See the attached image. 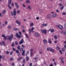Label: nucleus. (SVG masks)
Listing matches in <instances>:
<instances>
[{
	"label": "nucleus",
	"instance_id": "nucleus-13",
	"mask_svg": "<svg viewBox=\"0 0 66 66\" xmlns=\"http://www.w3.org/2000/svg\"><path fill=\"white\" fill-rule=\"evenodd\" d=\"M23 43V39H22L21 40V41H20L19 42V44H22Z\"/></svg>",
	"mask_w": 66,
	"mask_h": 66
},
{
	"label": "nucleus",
	"instance_id": "nucleus-58",
	"mask_svg": "<svg viewBox=\"0 0 66 66\" xmlns=\"http://www.w3.org/2000/svg\"><path fill=\"white\" fill-rule=\"evenodd\" d=\"M10 54L11 55H12L13 54V52H10Z\"/></svg>",
	"mask_w": 66,
	"mask_h": 66
},
{
	"label": "nucleus",
	"instance_id": "nucleus-23",
	"mask_svg": "<svg viewBox=\"0 0 66 66\" xmlns=\"http://www.w3.org/2000/svg\"><path fill=\"white\" fill-rule=\"evenodd\" d=\"M26 3H30V1L29 0H27L26 1Z\"/></svg>",
	"mask_w": 66,
	"mask_h": 66
},
{
	"label": "nucleus",
	"instance_id": "nucleus-16",
	"mask_svg": "<svg viewBox=\"0 0 66 66\" xmlns=\"http://www.w3.org/2000/svg\"><path fill=\"white\" fill-rule=\"evenodd\" d=\"M56 16H57L56 14L55 13H54L52 15V16L53 17H56Z\"/></svg>",
	"mask_w": 66,
	"mask_h": 66
},
{
	"label": "nucleus",
	"instance_id": "nucleus-28",
	"mask_svg": "<svg viewBox=\"0 0 66 66\" xmlns=\"http://www.w3.org/2000/svg\"><path fill=\"white\" fill-rule=\"evenodd\" d=\"M34 25V24H33V23H30V27H32V26H33Z\"/></svg>",
	"mask_w": 66,
	"mask_h": 66
},
{
	"label": "nucleus",
	"instance_id": "nucleus-32",
	"mask_svg": "<svg viewBox=\"0 0 66 66\" xmlns=\"http://www.w3.org/2000/svg\"><path fill=\"white\" fill-rule=\"evenodd\" d=\"M7 23H8V22L7 21H6L5 22V24H7Z\"/></svg>",
	"mask_w": 66,
	"mask_h": 66
},
{
	"label": "nucleus",
	"instance_id": "nucleus-11",
	"mask_svg": "<svg viewBox=\"0 0 66 66\" xmlns=\"http://www.w3.org/2000/svg\"><path fill=\"white\" fill-rule=\"evenodd\" d=\"M43 43L44 44H47L48 43V42H47V41L46 39H44L43 40Z\"/></svg>",
	"mask_w": 66,
	"mask_h": 66
},
{
	"label": "nucleus",
	"instance_id": "nucleus-30",
	"mask_svg": "<svg viewBox=\"0 0 66 66\" xmlns=\"http://www.w3.org/2000/svg\"><path fill=\"white\" fill-rule=\"evenodd\" d=\"M29 33L30 34H31V32H32V31H31V29H29Z\"/></svg>",
	"mask_w": 66,
	"mask_h": 66
},
{
	"label": "nucleus",
	"instance_id": "nucleus-43",
	"mask_svg": "<svg viewBox=\"0 0 66 66\" xmlns=\"http://www.w3.org/2000/svg\"><path fill=\"white\" fill-rule=\"evenodd\" d=\"M54 64L55 65V66H56L57 64L56 63V62H54Z\"/></svg>",
	"mask_w": 66,
	"mask_h": 66
},
{
	"label": "nucleus",
	"instance_id": "nucleus-26",
	"mask_svg": "<svg viewBox=\"0 0 66 66\" xmlns=\"http://www.w3.org/2000/svg\"><path fill=\"white\" fill-rule=\"evenodd\" d=\"M65 48L63 47L62 49V51H65Z\"/></svg>",
	"mask_w": 66,
	"mask_h": 66
},
{
	"label": "nucleus",
	"instance_id": "nucleus-3",
	"mask_svg": "<svg viewBox=\"0 0 66 66\" xmlns=\"http://www.w3.org/2000/svg\"><path fill=\"white\" fill-rule=\"evenodd\" d=\"M11 2H12V1L11 0H9L8 1V6L10 9H12V7L10 6V4L11 3Z\"/></svg>",
	"mask_w": 66,
	"mask_h": 66
},
{
	"label": "nucleus",
	"instance_id": "nucleus-62",
	"mask_svg": "<svg viewBox=\"0 0 66 66\" xmlns=\"http://www.w3.org/2000/svg\"><path fill=\"white\" fill-rule=\"evenodd\" d=\"M63 15H66V13L65 12H63Z\"/></svg>",
	"mask_w": 66,
	"mask_h": 66
},
{
	"label": "nucleus",
	"instance_id": "nucleus-47",
	"mask_svg": "<svg viewBox=\"0 0 66 66\" xmlns=\"http://www.w3.org/2000/svg\"><path fill=\"white\" fill-rule=\"evenodd\" d=\"M11 46H12V47H14V43H12V44L11 45Z\"/></svg>",
	"mask_w": 66,
	"mask_h": 66
},
{
	"label": "nucleus",
	"instance_id": "nucleus-36",
	"mask_svg": "<svg viewBox=\"0 0 66 66\" xmlns=\"http://www.w3.org/2000/svg\"><path fill=\"white\" fill-rule=\"evenodd\" d=\"M25 35L26 37L27 38H28V35H27V34H25Z\"/></svg>",
	"mask_w": 66,
	"mask_h": 66
},
{
	"label": "nucleus",
	"instance_id": "nucleus-20",
	"mask_svg": "<svg viewBox=\"0 0 66 66\" xmlns=\"http://www.w3.org/2000/svg\"><path fill=\"white\" fill-rule=\"evenodd\" d=\"M42 26L43 27H46L47 26V24L43 23L42 24Z\"/></svg>",
	"mask_w": 66,
	"mask_h": 66
},
{
	"label": "nucleus",
	"instance_id": "nucleus-4",
	"mask_svg": "<svg viewBox=\"0 0 66 66\" xmlns=\"http://www.w3.org/2000/svg\"><path fill=\"white\" fill-rule=\"evenodd\" d=\"M51 17V14H48L46 17V18L48 19H50Z\"/></svg>",
	"mask_w": 66,
	"mask_h": 66
},
{
	"label": "nucleus",
	"instance_id": "nucleus-12",
	"mask_svg": "<svg viewBox=\"0 0 66 66\" xmlns=\"http://www.w3.org/2000/svg\"><path fill=\"white\" fill-rule=\"evenodd\" d=\"M39 36V34L38 33H36L35 34V36L36 37H38Z\"/></svg>",
	"mask_w": 66,
	"mask_h": 66
},
{
	"label": "nucleus",
	"instance_id": "nucleus-54",
	"mask_svg": "<svg viewBox=\"0 0 66 66\" xmlns=\"http://www.w3.org/2000/svg\"><path fill=\"white\" fill-rule=\"evenodd\" d=\"M21 47H22L23 48H24V45H21Z\"/></svg>",
	"mask_w": 66,
	"mask_h": 66
},
{
	"label": "nucleus",
	"instance_id": "nucleus-48",
	"mask_svg": "<svg viewBox=\"0 0 66 66\" xmlns=\"http://www.w3.org/2000/svg\"><path fill=\"white\" fill-rule=\"evenodd\" d=\"M15 44L16 45H18V43H17V42L16 41L15 42Z\"/></svg>",
	"mask_w": 66,
	"mask_h": 66
},
{
	"label": "nucleus",
	"instance_id": "nucleus-34",
	"mask_svg": "<svg viewBox=\"0 0 66 66\" xmlns=\"http://www.w3.org/2000/svg\"><path fill=\"white\" fill-rule=\"evenodd\" d=\"M26 60L27 61H29V57H26Z\"/></svg>",
	"mask_w": 66,
	"mask_h": 66
},
{
	"label": "nucleus",
	"instance_id": "nucleus-35",
	"mask_svg": "<svg viewBox=\"0 0 66 66\" xmlns=\"http://www.w3.org/2000/svg\"><path fill=\"white\" fill-rule=\"evenodd\" d=\"M11 6H12V7H14V3H12L11 4Z\"/></svg>",
	"mask_w": 66,
	"mask_h": 66
},
{
	"label": "nucleus",
	"instance_id": "nucleus-55",
	"mask_svg": "<svg viewBox=\"0 0 66 66\" xmlns=\"http://www.w3.org/2000/svg\"><path fill=\"white\" fill-rule=\"evenodd\" d=\"M29 66H32V63H30V64H29Z\"/></svg>",
	"mask_w": 66,
	"mask_h": 66
},
{
	"label": "nucleus",
	"instance_id": "nucleus-8",
	"mask_svg": "<svg viewBox=\"0 0 66 66\" xmlns=\"http://www.w3.org/2000/svg\"><path fill=\"white\" fill-rule=\"evenodd\" d=\"M16 23H17L18 25H20L21 24V23L18 20H16Z\"/></svg>",
	"mask_w": 66,
	"mask_h": 66
},
{
	"label": "nucleus",
	"instance_id": "nucleus-17",
	"mask_svg": "<svg viewBox=\"0 0 66 66\" xmlns=\"http://www.w3.org/2000/svg\"><path fill=\"white\" fill-rule=\"evenodd\" d=\"M3 58V60H4V56H3L2 57V56L1 55H0V61H1V58Z\"/></svg>",
	"mask_w": 66,
	"mask_h": 66
},
{
	"label": "nucleus",
	"instance_id": "nucleus-27",
	"mask_svg": "<svg viewBox=\"0 0 66 66\" xmlns=\"http://www.w3.org/2000/svg\"><path fill=\"white\" fill-rule=\"evenodd\" d=\"M64 8V6H62V7L60 8V9H61V11H62V10H63V9Z\"/></svg>",
	"mask_w": 66,
	"mask_h": 66
},
{
	"label": "nucleus",
	"instance_id": "nucleus-39",
	"mask_svg": "<svg viewBox=\"0 0 66 66\" xmlns=\"http://www.w3.org/2000/svg\"><path fill=\"white\" fill-rule=\"evenodd\" d=\"M14 31H16V30H18V29L16 28H14Z\"/></svg>",
	"mask_w": 66,
	"mask_h": 66
},
{
	"label": "nucleus",
	"instance_id": "nucleus-44",
	"mask_svg": "<svg viewBox=\"0 0 66 66\" xmlns=\"http://www.w3.org/2000/svg\"><path fill=\"white\" fill-rule=\"evenodd\" d=\"M22 6L24 7H26V5L23 4H22Z\"/></svg>",
	"mask_w": 66,
	"mask_h": 66
},
{
	"label": "nucleus",
	"instance_id": "nucleus-42",
	"mask_svg": "<svg viewBox=\"0 0 66 66\" xmlns=\"http://www.w3.org/2000/svg\"><path fill=\"white\" fill-rule=\"evenodd\" d=\"M2 43L3 44V45H5V43H4V42H3V41H2Z\"/></svg>",
	"mask_w": 66,
	"mask_h": 66
},
{
	"label": "nucleus",
	"instance_id": "nucleus-57",
	"mask_svg": "<svg viewBox=\"0 0 66 66\" xmlns=\"http://www.w3.org/2000/svg\"><path fill=\"white\" fill-rule=\"evenodd\" d=\"M2 13H0V17H2Z\"/></svg>",
	"mask_w": 66,
	"mask_h": 66
},
{
	"label": "nucleus",
	"instance_id": "nucleus-29",
	"mask_svg": "<svg viewBox=\"0 0 66 66\" xmlns=\"http://www.w3.org/2000/svg\"><path fill=\"white\" fill-rule=\"evenodd\" d=\"M23 58V57H21L20 59H18V61H20V60H22V59Z\"/></svg>",
	"mask_w": 66,
	"mask_h": 66
},
{
	"label": "nucleus",
	"instance_id": "nucleus-53",
	"mask_svg": "<svg viewBox=\"0 0 66 66\" xmlns=\"http://www.w3.org/2000/svg\"><path fill=\"white\" fill-rule=\"evenodd\" d=\"M54 43H57V41L55 40L54 41Z\"/></svg>",
	"mask_w": 66,
	"mask_h": 66
},
{
	"label": "nucleus",
	"instance_id": "nucleus-2",
	"mask_svg": "<svg viewBox=\"0 0 66 66\" xmlns=\"http://www.w3.org/2000/svg\"><path fill=\"white\" fill-rule=\"evenodd\" d=\"M16 9H14L13 10V13L12 11L11 12V13L12 14V16H16Z\"/></svg>",
	"mask_w": 66,
	"mask_h": 66
},
{
	"label": "nucleus",
	"instance_id": "nucleus-14",
	"mask_svg": "<svg viewBox=\"0 0 66 66\" xmlns=\"http://www.w3.org/2000/svg\"><path fill=\"white\" fill-rule=\"evenodd\" d=\"M16 36L18 38H20V37H21V36L19 35H18V33H16Z\"/></svg>",
	"mask_w": 66,
	"mask_h": 66
},
{
	"label": "nucleus",
	"instance_id": "nucleus-52",
	"mask_svg": "<svg viewBox=\"0 0 66 66\" xmlns=\"http://www.w3.org/2000/svg\"><path fill=\"white\" fill-rule=\"evenodd\" d=\"M19 33L20 35H21V31H19Z\"/></svg>",
	"mask_w": 66,
	"mask_h": 66
},
{
	"label": "nucleus",
	"instance_id": "nucleus-22",
	"mask_svg": "<svg viewBox=\"0 0 66 66\" xmlns=\"http://www.w3.org/2000/svg\"><path fill=\"white\" fill-rule=\"evenodd\" d=\"M33 53L32 52H30V56H33Z\"/></svg>",
	"mask_w": 66,
	"mask_h": 66
},
{
	"label": "nucleus",
	"instance_id": "nucleus-18",
	"mask_svg": "<svg viewBox=\"0 0 66 66\" xmlns=\"http://www.w3.org/2000/svg\"><path fill=\"white\" fill-rule=\"evenodd\" d=\"M48 43H49L50 44H51L52 43V42L50 39H48Z\"/></svg>",
	"mask_w": 66,
	"mask_h": 66
},
{
	"label": "nucleus",
	"instance_id": "nucleus-25",
	"mask_svg": "<svg viewBox=\"0 0 66 66\" xmlns=\"http://www.w3.org/2000/svg\"><path fill=\"white\" fill-rule=\"evenodd\" d=\"M54 37L55 38V39H57V36L56 35L54 36Z\"/></svg>",
	"mask_w": 66,
	"mask_h": 66
},
{
	"label": "nucleus",
	"instance_id": "nucleus-49",
	"mask_svg": "<svg viewBox=\"0 0 66 66\" xmlns=\"http://www.w3.org/2000/svg\"><path fill=\"white\" fill-rule=\"evenodd\" d=\"M16 52L17 53H19V51L18 50H16Z\"/></svg>",
	"mask_w": 66,
	"mask_h": 66
},
{
	"label": "nucleus",
	"instance_id": "nucleus-6",
	"mask_svg": "<svg viewBox=\"0 0 66 66\" xmlns=\"http://www.w3.org/2000/svg\"><path fill=\"white\" fill-rule=\"evenodd\" d=\"M56 28H59L61 30H63V27L61 25L57 26H56Z\"/></svg>",
	"mask_w": 66,
	"mask_h": 66
},
{
	"label": "nucleus",
	"instance_id": "nucleus-1",
	"mask_svg": "<svg viewBox=\"0 0 66 66\" xmlns=\"http://www.w3.org/2000/svg\"><path fill=\"white\" fill-rule=\"evenodd\" d=\"M2 36L3 37V39L4 40H5L6 39H9L10 40H12V39H13V34H11L10 36H7L6 37L5 35L3 34L2 35Z\"/></svg>",
	"mask_w": 66,
	"mask_h": 66
},
{
	"label": "nucleus",
	"instance_id": "nucleus-61",
	"mask_svg": "<svg viewBox=\"0 0 66 66\" xmlns=\"http://www.w3.org/2000/svg\"><path fill=\"white\" fill-rule=\"evenodd\" d=\"M30 52H32L33 51V49H31L30 50Z\"/></svg>",
	"mask_w": 66,
	"mask_h": 66
},
{
	"label": "nucleus",
	"instance_id": "nucleus-10",
	"mask_svg": "<svg viewBox=\"0 0 66 66\" xmlns=\"http://www.w3.org/2000/svg\"><path fill=\"white\" fill-rule=\"evenodd\" d=\"M25 53V50H24L23 51V52L22 53V54L23 56H25V54H24Z\"/></svg>",
	"mask_w": 66,
	"mask_h": 66
},
{
	"label": "nucleus",
	"instance_id": "nucleus-38",
	"mask_svg": "<svg viewBox=\"0 0 66 66\" xmlns=\"http://www.w3.org/2000/svg\"><path fill=\"white\" fill-rule=\"evenodd\" d=\"M56 49L57 50H60V48L59 47H57L56 48Z\"/></svg>",
	"mask_w": 66,
	"mask_h": 66
},
{
	"label": "nucleus",
	"instance_id": "nucleus-51",
	"mask_svg": "<svg viewBox=\"0 0 66 66\" xmlns=\"http://www.w3.org/2000/svg\"><path fill=\"white\" fill-rule=\"evenodd\" d=\"M8 28L9 29H11V26H8Z\"/></svg>",
	"mask_w": 66,
	"mask_h": 66
},
{
	"label": "nucleus",
	"instance_id": "nucleus-59",
	"mask_svg": "<svg viewBox=\"0 0 66 66\" xmlns=\"http://www.w3.org/2000/svg\"><path fill=\"white\" fill-rule=\"evenodd\" d=\"M10 61H13V58H11L10 59Z\"/></svg>",
	"mask_w": 66,
	"mask_h": 66
},
{
	"label": "nucleus",
	"instance_id": "nucleus-60",
	"mask_svg": "<svg viewBox=\"0 0 66 66\" xmlns=\"http://www.w3.org/2000/svg\"><path fill=\"white\" fill-rule=\"evenodd\" d=\"M9 52H8V51H6V54H9Z\"/></svg>",
	"mask_w": 66,
	"mask_h": 66
},
{
	"label": "nucleus",
	"instance_id": "nucleus-56",
	"mask_svg": "<svg viewBox=\"0 0 66 66\" xmlns=\"http://www.w3.org/2000/svg\"><path fill=\"white\" fill-rule=\"evenodd\" d=\"M64 28H66V23L64 25Z\"/></svg>",
	"mask_w": 66,
	"mask_h": 66
},
{
	"label": "nucleus",
	"instance_id": "nucleus-50",
	"mask_svg": "<svg viewBox=\"0 0 66 66\" xmlns=\"http://www.w3.org/2000/svg\"><path fill=\"white\" fill-rule=\"evenodd\" d=\"M17 48L18 50H20V46H18Z\"/></svg>",
	"mask_w": 66,
	"mask_h": 66
},
{
	"label": "nucleus",
	"instance_id": "nucleus-41",
	"mask_svg": "<svg viewBox=\"0 0 66 66\" xmlns=\"http://www.w3.org/2000/svg\"><path fill=\"white\" fill-rule=\"evenodd\" d=\"M61 33L62 34H64V32H63V31H61Z\"/></svg>",
	"mask_w": 66,
	"mask_h": 66
},
{
	"label": "nucleus",
	"instance_id": "nucleus-5",
	"mask_svg": "<svg viewBox=\"0 0 66 66\" xmlns=\"http://www.w3.org/2000/svg\"><path fill=\"white\" fill-rule=\"evenodd\" d=\"M41 31L42 33H44V34H46L47 33V30L45 29V30H41Z\"/></svg>",
	"mask_w": 66,
	"mask_h": 66
},
{
	"label": "nucleus",
	"instance_id": "nucleus-64",
	"mask_svg": "<svg viewBox=\"0 0 66 66\" xmlns=\"http://www.w3.org/2000/svg\"><path fill=\"white\" fill-rule=\"evenodd\" d=\"M53 66V64H51L50 65V66Z\"/></svg>",
	"mask_w": 66,
	"mask_h": 66
},
{
	"label": "nucleus",
	"instance_id": "nucleus-46",
	"mask_svg": "<svg viewBox=\"0 0 66 66\" xmlns=\"http://www.w3.org/2000/svg\"><path fill=\"white\" fill-rule=\"evenodd\" d=\"M20 11L19 10H18V11H17V13H20Z\"/></svg>",
	"mask_w": 66,
	"mask_h": 66
},
{
	"label": "nucleus",
	"instance_id": "nucleus-37",
	"mask_svg": "<svg viewBox=\"0 0 66 66\" xmlns=\"http://www.w3.org/2000/svg\"><path fill=\"white\" fill-rule=\"evenodd\" d=\"M23 50V48H20V51H22V50Z\"/></svg>",
	"mask_w": 66,
	"mask_h": 66
},
{
	"label": "nucleus",
	"instance_id": "nucleus-33",
	"mask_svg": "<svg viewBox=\"0 0 66 66\" xmlns=\"http://www.w3.org/2000/svg\"><path fill=\"white\" fill-rule=\"evenodd\" d=\"M34 30V28L32 27L31 28V30L32 31V32H33V30Z\"/></svg>",
	"mask_w": 66,
	"mask_h": 66
},
{
	"label": "nucleus",
	"instance_id": "nucleus-21",
	"mask_svg": "<svg viewBox=\"0 0 66 66\" xmlns=\"http://www.w3.org/2000/svg\"><path fill=\"white\" fill-rule=\"evenodd\" d=\"M28 9H29V10H31V9H32V7H31L30 6V5H29L28 6Z\"/></svg>",
	"mask_w": 66,
	"mask_h": 66
},
{
	"label": "nucleus",
	"instance_id": "nucleus-7",
	"mask_svg": "<svg viewBox=\"0 0 66 66\" xmlns=\"http://www.w3.org/2000/svg\"><path fill=\"white\" fill-rule=\"evenodd\" d=\"M50 31L51 32H52L53 33V32L54 31V29H52L51 28H50L48 30V32H49Z\"/></svg>",
	"mask_w": 66,
	"mask_h": 66
},
{
	"label": "nucleus",
	"instance_id": "nucleus-19",
	"mask_svg": "<svg viewBox=\"0 0 66 66\" xmlns=\"http://www.w3.org/2000/svg\"><path fill=\"white\" fill-rule=\"evenodd\" d=\"M50 51H51V52H54V50L53 49L51 48V49Z\"/></svg>",
	"mask_w": 66,
	"mask_h": 66
},
{
	"label": "nucleus",
	"instance_id": "nucleus-63",
	"mask_svg": "<svg viewBox=\"0 0 66 66\" xmlns=\"http://www.w3.org/2000/svg\"><path fill=\"white\" fill-rule=\"evenodd\" d=\"M14 63H13L12 64V66H15V65H14Z\"/></svg>",
	"mask_w": 66,
	"mask_h": 66
},
{
	"label": "nucleus",
	"instance_id": "nucleus-9",
	"mask_svg": "<svg viewBox=\"0 0 66 66\" xmlns=\"http://www.w3.org/2000/svg\"><path fill=\"white\" fill-rule=\"evenodd\" d=\"M15 4L16 7L17 9H18V8H19V6H18V4L16 3H15Z\"/></svg>",
	"mask_w": 66,
	"mask_h": 66
},
{
	"label": "nucleus",
	"instance_id": "nucleus-24",
	"mask_svg": "<svg viewBox=\"0 0 66 66\" xmlns=\"http://www.w3.org/2000/svg\"><path fill=\"white\" fill-rule=\"evenodd\" d=\"M51 48L50 47H49V48H47V51H49V50L50 51Z\"/></svg>",
	"mask_w": 66,
	"mask_h": 66
},
{
	"label": "nucleus",
	"instance_id": "nucleus-40",
	"mask_svg": "<svg viewBox=\"0 0 66 66\" xmlns=\"http://www.w3.org/2000/svg\"><path fill=\"white\" fill-rule=\"evenodd\" d=\"M61 63H62V64H64V61H63V60H61Z\"/></svg>",
	"mask_w": 66,
	"mask_h": 66
},
{
	"label": "nucleus",
	"instance_id": "nucleus-45",
	"mask_svg": "<svg viewBox=\"0 0 66 66\" xmlns=\"http://www.w3.org/2000/svg\"><path fill=\"white\" fill-rule=\"evenodd\" d=\"M64 34L65 35H66V31H64Z\"/></svg>",
	"mask_w": 66,
	"mask_h": 66
},
{
	"label": "nucleus",
	"instance_id": "nucleus-31",
	"mask_svg": "<svg viewBox=\"0 0 66 66\" xmlns=\"http://www.w3.org/2000/svg\"><path fill=\"white\" fill-rule=\"evenodd\" d=\"M59 53L61 54H63V53H62V52L61 50H60L59 51Z\"/></svg>",
	"mask_w": 66,
	"mask_h": 66
},
{
	"label": "nucleus",
	"instance_id": "nucleus-15",
	"mask_svg": "<svg viewBox=\"0 0 66 66\" xmlns=\"http://www.w3.org/2000/svg\"><path fill=\"white\" fill-rule=\"evenodd\" d=\"M6 12V11L5 10H4L2 12V13L4 15L5 14Z\"/></svg>",
	"mask_w": 66,
	"mask_h": 66
}]
</instances>
